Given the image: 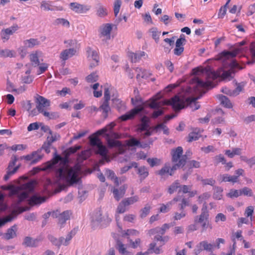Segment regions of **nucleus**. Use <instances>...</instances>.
<instances>
[{
    "instance_id": "nucleus-25",
    "label": "nucleus",
    "mask_w": 255,
    "mask_h": 255,
    "mask_svg": "<svg viewBox=\"0 0 255 255\" xmlns=\"http://www.w3.org/2000/svg\"><path fill=\"white\" fill-rule=\"evenodd\" d=\"M29 203L32 205L39 204L45 201V199L40 196L34 195L29 199Z\"/></svg>"
},
{
    "instance_id": "nucleus-31",
    "label": "nucleus",
    "mask_w": 255,
    "mask_h": 255,
    "mask_svg": "<svg viewBox=\"0 0 255 255\" xmlns=\"http://www.w3.org/2000/svg\"><path fill=\"white\" fill-rule=\"evenodd\" d=\"M219 99L221 101V104L227 108H231L233 106L230 100L225 96L220 95Z\"/></svg>"
},
{
    "instance_id": "nucleus-19",
    "label": "nucleus",
    "mask_w": 255,
    "mask_h": 255,
    "mask_svg": "<svg viewBox=\"0 0 255 255\" xmlns=\"http://www.w3.org/2000/svg\"><path fill=\"white\" fill-rule=\"evenodd\" d=\"M137 173L138 174L141 181L144 180L149 175L148 170L147 168L144 166L139 167L137 170Z\"/></svg>"
},
{
    "instance_id": "nucleus-62",
    "label": "nucleus",
    "mask_w": 255,
    "mask_h": 255,
    "mask_svg": "<svg viewBox=\"0 0 255 255\" xmlns=\"http://www.w3.org/2000/svg\"><path fill=\"white\" fill-rule=\"evenodd\" d=\"M56 24H62L63 26L69 27V22L66 19L64 18H57L55 21Z\"/></svg>"
},
{
    "instance_id": "nucleus-6",
    "label": "nucleus",
    "mask_w": 255,
    "mask_h": 255,
    "mask_svg": "<svg viewBox=\"0 0 255 255\" xmlns=\"http://www.w3.org/2000/svg\"><path fill=\"white\" fill-rule=\"evenodd\" d=\"M211 72L210 69L206 70L205 74L206 76V81L196 78L195 79V83H196V89L197 88H213L214 86L213 83L214 80L211 77H209V72Z\"/></svg>"
},
{
    "instance_id": "nucleus-46",
    "label": "nucleus",
    "mask_w": 255,
    "mask_h": 255,
    "mask_svg": "<svg viewBox=\"0 0 255 255\" xmlns=\"http://www.w3.org/2000/svg\"><path fill=\"white\" fill-rule=\"evenodd\" d=\"M149 32L152 33V37L155 40L156 43H158L159 39L160 31H157L156 27H152L149 29Z\"/></svg>"
},
{
    "instance_id": "nucleus-41",
    "label": "nucleus",
    "mask_w": 255,
    "mask_h": 255,
    "mask_svg": "<svg viewBox=\"0 0 255 255\" xmlns=\"http://www.w3.org/2000/svg\"><path fill=\"white\" fill-rule=\"evenodd\" d=\"M170 170L169 165L165 164L164 166L160 170L157 171L156 173L161 176H164L167 174L170 175Z\"/></svg>"
},
{
    "instance_id": "nucleus-44",
    "label": "nucleus",
    "mask_w": 255,
    "mask_h": 255,
    "mask_svg": "<svg viewBox=\"0 0 255 255\" xmlns=\"http://www.w3.org/2000/svg\"><path fill=\"white\" fill-rule=\"evenodd\" d=\"M40 43V41H38V39L35 38H30L24 41V44L29 48L33 47L36 45H38Z\"/></svg>"
},
{
    "instance_id": "nucleus-14",
    "label": "nucleus",
    "mask_w": 255,
    "mask_h": 255,
    "mask_svg": "<svg viewBox=\"0 0 255 255\" xmlns=\"http://www.w3.org/2000/svg\"><path fill=\"white\" fill-rule=\"evenodd\" d=\"M39 241L38 239H33L31 237H26L22 244L26 247L35 248L38 246Z\"/></svg>"
},
{
    "instance_id": "nucleus-15",
    "label": "nucleus",
    "mask_w": 255,
    "mask_h": 255,
    "mask_svg": "<svg viewBox=\"0 0 255 255\" xmlns=\"http://www.w3.org/2000/svg\"><path fill=\"white\" fill-rule=\"evenodd\" d=\"M62 159V157L57 154L56 152L54 154V157L53 158V161L52 162H47L46 163V166L45 167V170H51L53 169L55 167L56 164H57L58 162L61 160Z\"/></svg>"
},
{
    "instance_id": "nucleus-4",
    "label": "nucleus",
    "mask_w": 255,
    "mask_h": 255,
    "mask_svg": "<svg viewBox=\"0 0 255 255\" xmlns=\"http://www.w3.org/2000/svg\"><path fill=\"white\" fill-rule=\"evenodd\" d=\"M23 187L25 191H22L19 193L18 189H15L12 191L13 194L18 197V203H20L25 199L28 197L29 193L32 192L34 189V182L31 181L23 185Z\"/></svg>"
},
{
    "instance_id": "nucleus-42",
    "label": "nucleus",
    "mask_w": 255,
    "mask_h": 255,
    "mask_svg": "<svg viewBox=\"0 0 255 255\" xmlns=\"http://www.w3.org/2000/svg\"><path fill=\"white\" fill-rule=\"evenodd\" d=\"M99 110L103 111L105 114L104 117L106 118L108 117V112L110 111L109 101H104L103 104L100 107Z\"/></svg>"
},
{
    "instance_id": "nucleus-11",
    "label": "nucleus",
    "mask_w": 255,
    "mask_h": 255,
    "mask_svg": "<svg viewBox=\"0 0 255 255\" xmlns=\"http://www.w3.org/2000/svg\"><path fill=\"white\" fill-rule=\"evenodd\" d=\"M113 24L111 23L104 24L100 29L101 36L106 37L107 39L111 38V32L112 30Z\"/></svg>"
},
{
    "instance_id": "nucleus-53",
    "label": "nucleus",
    "mask_w": 255,
    "mask_h": 255,
    "mask_svg": "<svg viewBox=\"0 0 255 255\" xmlns=\"http://www.w3.org/2000/svg\"><path fill=\"white\" fill-rule=\"evenodd\" d=\"M200 136L198 132L193 131L189 134L188 141L191 142L193 140H197L199 139Z\"/></svg>"
},
{
    "instance_id": "nucleus-56",
    "label": "nucleus",
    "mask_w": 255,
    "mask_h": 255,
    "mask_svg": "<svg viewBox=\"0 0 255 255\" xmlns=\"http://www.w3.org/2000/svg\"><path fill=\"white\" fill-rule=\"evenodd\" d=\"M51 2V1H46L45 0H43V1H42L41 3L40 7L41 8H43L44 10H45L52 11L54 9L50 7V6H51L50 4Z\"/></svg>"
},
{
    "instance_id": "nucleus-27",
    "label": "nucleus",
    "mask_w": 255,
    "mask_h": 255,
    "mask_svg": "<svg viewBox=\"0 0 255 255\" xmlns=\"http://www.w3.org/2000/svg\"><path fill=\"white\" fill-rule=\"evenodd\" d=\"M43 150L42 147L37 150L33 151L32 153L35 155H36L37 157L35 158L34 159L32 160V161L30 162L31 165L35 164L38 161H39L43 157V154H41V151Z\"/></svg>"
},
{
    "instance_id": "nucleus-55",
    "label": "nucleus",
    "mask_w": 255,
    "mask_h": 255,
    "mask_svg": "<svg viewBox=\"0 0 255 255\" xmlns=\"http://www.w3.org/2000/svg\"><path fill=\"white\" fill-rule=\"evenodd\" d=\"M18 29V25L17 24H14L12 26L3 30L5 31V33L9 36L10 35H12Z\"/></svg>"
},
{
    "instance_id": "nucleus-18",
    "label": "nucleus",
    "mask_w": 255,
    "mask_h": 255,
    "mask_svg": "<svg viewBox=\"0 0 255 255\" xmlns=\"http://www.w3.org/2000/svg\"><path fill=\"white\" fill-rule=\"evenodd\" d=\"M241 50V49L240 48H236L231 51L225 50L221 53V56L225 59L234 58L236 56Z\"/></svg>"
},
{
    "instance_id": "nucleus-33",
    "label": "nucleus",
    "mask_w": 255,
    "mask_h": 255,
    "mask_svg": "<svg viewBox=\"0 0 255 255\" xmlns=\"http://www.w3.org/2000/svg\"><path fill=\"white\" fill-rule=\"evenodd\" d=\"M128 144L130 146H136L142 148H145L148 146L147 143H144L143 145L141 144L140 141L134 137H132L129 140Z\"/></svg>"
},
{
    "instance_id": "nucleus-59",
    "label": "nucleus",
    "mask_w": 255,
    "mask_h": 255,
    "mask_svg": "<svg viewBox=\"0 0 255 255\" xmlns=\"http://www.w3.org/2000/svg\"><path fill=\"white\" fill-rule=\"evenodd\" d=\"M160 161V160L157 159V158H148L147 159V162L152 167L159 165Z\"/></svg>"
},
{
    "instance_id": "nucleus-40",
    "label": "nucleus",
    "mask_w": 255,
    "mask_h": 255,
    "mask_svg": "<svg viewBox=\"0 0 255 255\" xmlns=\"http://www.w3.org/2000/svg\"><path fill=\"white\" fill-rule=\"evenodd\" d=\"M19 167L20 165H19L13 168L12 169H7L6 173L4 176L3 179L5 181H7V180H8L11 176H12L17 172Z\"/></svg>"
},
{
    "instance_id": "nucleus-34",
    "label": "nucleus",
    "mask_w": 255,
    "mask_h": 255,
    "mask_svg": "<svg viewBox=\"0 0 255 255\" xmlns=\"http://www.w3.org/2000/svg\"><path fill=\"white\" fill-rule=\"evenodd\" d=\"M145 53L144 51H139L136 53H131L130 57H131V61L132 62H136L139 60L141 57L144 56Z\"/></svg>"
},
{
    "instance_id": "nucleus-1",
    "label": "nucleus",
    "mask_w": 255,
    "mask_h": 255,
    "mask_svg": "<svg viewBox=\"0 0 255 255\" xmlns=\"http://www.w3.org/2000/svg\"><path fill=\"white\" fill-rule=\"evenodd\" d=\"M199 98L180 97L178 95L171 98L168 101V104L171 105L175 111H180L183 108L191 106L193 108V110H198L200 108V105L196 102V100Z\"/></svg>"
},
{
    "instance_id": "nucleus-2",
    "label": "nucleus",
    "mask_w": 255,
    "mask_h": 255,
    "mask_svg": "<svg viewBox=\"0 0 255 255\" xmlns=\"http://www.w3.org/2000/svg\"><path fill=\"white\" fill-rule=\"evenodd\" d=\"M56 175L60 179L65 180L70 185L77 183L79 180L78 171L75 168L70 169L66 174L65 168L60 167L57 170Z\"/></svg>"
},
{
    "instance_id": "nucleus-10",
    "label": "nucleus",
    "mask_w": 255,
    "mask_h": 255,
    "mask_svg": "<svg viewBox=\"0 0 255 255\" xmlns=\"http://www.w3.org/2000/svg\"><path fill=\"white\" fill-rule=\"evenodd\" d=\"M71 9L78 13H84L88 11L91 6L87 5L81 4L77 2H71L69 4Z\"/></svg>"
},
{
    "instance_id": "nucleus-38",
    "label": "nucleus",
    "mask_w": 255,
    "mask_h": 255,
    "mask_svg": "<svg viewBox=\"0 0 255 255\" xmlns=\"http://www.w3.org/2000/svg\"><path fill=\"white\" fill-rule=\"evenodd\" d=\"M215 190L213 194V198L217 200H220L222 198V192L223 189L222 187L219 186H215L214 187Z\"/></svg>"
},
{
    "instance_id": "nucleus-50",
    "label": "nucleus",
    "mask_w": 255,
    "mask_h": 255,
    "mask_svg": "<svg viewBox=\"0 0 255 255\" xmlns=\"http://www.w3.org/2000/svg\"><path fill=\"white\" fill-rule=\"evenodd\" d=\"M14 216L11 215H7L3 218L0 219V228L3 226L5 223L11 222L14 219Z\"/></svg>"
},
{
    "instance_id": "nucleus-49",
    "label": "nucleus",
    "mask_w": 255,
    "mask_h": 255,
    "mask_svg": "<svg viewBox=\"0 0 255 255\" xmlns=\"http://www.w3.org/2000/svg\"><path fill=\"white\" fill-rule=\"evenodd\" d=\"M151 207L148 204L146 205L145 206L140 210V217L141 218L146 217L149 214Z\"/></svg>"
},
{
    "instance_id": "nucleus-51",
    "label": "nucleus",
    "mask_w": 255,
    "mask_h": 255,
    "mask_svg": "<svg viewBox=\"0 0 255 255\" xmlns=\"http://www.w3.org/2000/svg\"><path fill=\"white\" fill-rule=\"evenodd\" d=\"M117 249L119 250L120 253L124 254L126 253V249L125 245L119 240H117L116 242Z\"/></svg>"
},
{
    "instance_id": "nucleus-29",
    "label": "nucleus",
    "mask_w": 255,
    "mask_h": 255,
    "mask_svg": "<svg viewBox=\"0 0 255 255\" xmlns=\"http://www.w3.org/2000/svg\"><path fill=\"white\" fill-rule=\"evenodd\" d=\"M209 217V213L201 212L199 216H196L194 217V222L195 223H202L205 221H208Z\"/></svg>"
},
{
    "instance_id": "nucleus-13",
    "label": "nucleus",
    "mask_w": 255,
    "mask_h": 255,
    "mask_svg": "<svg viewBox=\"0 0 255 255\" xmlns=\"http://www.w3.org/2000/svg\"><path fill=\"white\" fill-rule=\"evenodd\" d=\"M183 153V148L181 146H178L175 149H172L171 151L172 161L176 162L181 159Z\"/></svg>"
},
{
    "instance_id": "nucleus-58",
    "label": "nucleus",
    "mask_w": 255,
    "mask_h": 255,
    "mask_svg": "<svg viewBox=\"0 0 255 255\" xmlns=\"http://www.w3.org/2000/svg\"><path fill=\"white\" fill-rule=\"evenodd\" d=\"M121 4L122 1L121 0H115L114 2V11L116 16H117L119 12Z\"/></svg>"
},
{
    "instance_id": "nucleus-21",
    "label": "nucleus",
    "mask_w": 255,
    "mask_h": 255,
    "mask_svg": "<svg viewBox=\"0 0 255 255\" xmlns=\"http://www.w3.org/2000/svg\"><path fill=\"white\" fill-rule=\"evenodd\" d=\"M113 106L115 107L119 112L125 110L126 106L125 104L120 99L117 98H113L112 99Z\"/></svg>"
},
{
    "instance_id": "nucleus-52",
    "label": "nucleus",
    "mask_w": 255,
    "mask_h": 255,
    "mask_svg": "<svg viewBox=\"0 0 255 255\" xmlns=\"http://www.w3.org/2000/svg\"><path fill=\"white\" fill-rule=\"evenodd\" d=\"M241 191L236 189H231L230 191V192L228 193L227 196L231 198H237L239 196H241Z\"/></svg>"
},
{
    "instance_id": "nucleus-7",
    "label": "nucleus",
    "mask_w": 255,
    "mask_h": 255,
    "mask_svg": "<svg viewBox=\"0 0 255 255\" xmlns=\"http://www.w3.org/2000/svg\"><path fill=\"white\" fill-rule=\"evenodd\" d=\"M215 245L208 243L207 241H203L198 244L193 251L194 255H198L202 251L213 252Z\"/></svg>"
},
{
    "instance_id": "nucleus-47",
    "label": "nucleus",
    "mask_w": 255,
    "mask_h": 255,
    "mask_svg": "<svg viewBox=\"0 0 255 255\" xmlns=\"http://www.w3.org/2000/svg\"><path fill=\"white\" fill-rule=\"evenodd\" d=\"M107 144L109 147H120L122 145L120 141L108 137Z\"/></svg>"
},
{
    "instance_id": "nucleus-35",
    "label": "nucleus",
    "mask_w": 255,
    "mask_h": 255,
    "mask_svg": "<svg viewBox=\"0 0 255 255\" xmlns=\"http://www.w3.org/2000/svg\"><path fill=\"white\" fill-rule=\"evenodd\" d=\"M80 148L81 146L79 145L72 146L65 150L63 153L68 158L71 154L75 153L78 150L80 149Z\"/></svg>"
},
{
    "instance_id": "nucleus-9",
    "label": "nucleus",
    "mask_w": 255,
    "mask_h": 255,
    "mask_svg": "<svg viewBox=\"0 0 255 255\" xmlns=\"http://www.w3.org/2000/svg\"><path fill=\"white\" fill-rule=\"evenodd\" d=\"M142 110L143 108L141 107H136L131 109L130 111L127 112L125 115L120 116L119 118V119L121 121H127L128 120L132 119L136 115L140 113Z\"/></svg>"
},
{
    "instance_id": "nucleus-43",
    "label": "nucleus",
    "mask_w": 255,
    "mask_h": 255,
    "mask_svg": "<svg viewBox=\"0 0 255 255\" xmlns=\"http://www.w3.org/2000/svg\"><path fill=\"white\" fill-rule=\"evenodd\" d=\"M128 210V206L126 204V203L122 200L119 204L117 209V212L119 214H123L125 213L126 211Z\"/></svg>"
},
{
    "instance_id": "nucleus-16",
    "label": "nucleus",
    "mask_w": 255,
    "mask_h": 255,
    "mask_svg": "<svg viewBox=\"0 0 255 255\" xmlns=\"http://www.w3.org/2000/svg\"><path fill=\"white\" fill-rule=\"evenodd\" d=\"M141 123L139 124L137 128L138 131L141 132L149 128V120L148 118L144 116L141 119Z\"/></svg>"
},
{
    "instance_id": "nucleus-39",
    "label": "nucleus",
    "mask_w": 255,
    "mask_h": 255,
    "mask_svg": "<svg viewBox=\"0 0 255 255\" xmlns=\"http://www.w3.org/2000/svg\"><path fill=\"white\" fill-rule=\"evenodd\" d=\"M19 167L20 165H19L13 168L12 169H7L6 173L4 176L3 179L5 181H7V180H8L11 176H12L17 172Z\"/></svg>"
},
{
    "instance_id": "nucleus-22",
    "label": "nucleus",
    "mask_w": 255,
    "mask_h": 255,
    "mask_svg": "<svg viewBox=\"0 0 255 255\" xmlns=\"http://www.w3.org/2000/svg\"><path fill=\"white\" fill-rule=\"evenodd\" d=\"M47 238L53 245L58 247H59L62 244H63V242L64 240L63 237H60L59 239H57L51 235H49Z\"/></svg>"
},
{
    "instance_id": "nucleus-17",
    "label": "nucleus",
    "mask_w": 255,
    "mask_h": 255,
    "mask_svg": "<svg viewBox=\"0 0 255 255\" xmlns=\"http://www.w3.org/2000/svg\"><path fill=\"white\" fill-rule=\"evenodd\" d=\"M76 53V50L74 48L67 49L63 51L60 54V58L63 60H66L69 57L74 55Z\"/></svg>"
},
{
    "instance_id": "nucleus-45",
    "label": "nucleus",
    "mask_w": 255,
    "mask_h": 255,
    "mask_svg": "<svg viewBox=\"0 0 255 255\" xmlns=\"http://www.w3.org/2000/svg\"><path fill=\"white\" fill-rule=\"evenodd\" d=\"M139 200V198L137 196H134L128 198H126L123 199V200L127 205L128 206L130 205L134 204V203L137 202Z\"/></svg>"
},
{
    "instance_id": "nucleus-5",
    "label": "nucleus",
    "mask_w": 255,
    "mask_h": 255,
    "mask_svg": "<svg viewBox=\"0 0 255 255\" xmlns=\"http://www.w3.org/2000/svg\"><path fill=\"white\" fill-rule=\"evenodd\" d=\"M234 70L231 69L225 70L220 68L217 72L212 71L209 72V77H211L214 80L218 77H221L224 80H231L234 77Z\"/></svg>"
},
{
    "instance_id": "nucleus-3",
    "label": "nucleus",
    "mask_w": 255,
    "mask_h": 255,
    "mask_svg": "<svg viewBox=\"0 0 255 255\" xmlns=\"http://www.w3.org/2000/svg\"><path fill=\"white\" fill-rule=\"evenodd\" d=\"M89 140L91 146L95 147L96 153L104 157H106L108 149L99 138L96 135H93L89 137Z\"/></svg>"
},
{
    "instance_id": "nucleus-20",
    "label": "nucleus",
    "mask_w": 255,
    "mask_h": 255,
    "mask_svg": "<svg viewBox=\"0 0 255 255\" xmlns=\"http://www.w3.org/2000/svg\"><path fill=\"white\" fill-rule=\"evenodd\" d=\"M221 182H231L233 183L238 182L237 176H231L228 174L220 175Z\"/></svg>"
},
{
    "instance_id": "nucleus-24",
    "label": "nucleus",
    "mask_w": 255,
    "mask_h": 255,
    "mask_svg": "<svg viewBox=\"0 0 255 255\" xmlns=\"http://www.w3.org/2000/svg\"><path fill=\"white\" fill-rule=\"evenodd\" d=\"M16 227L15 225L12 226L7 230V232L4 235V238L6 240H10L16 237Z\"/></svg>"
},
{
    "instance_id": "nucleus-63",
    "label": "nucleus",
    "mask_w": 255,
    "mask_h": 255,
    "mask_svg": "<svg viewBox=\"0 0 255 255\" xmlns=\"http://www.w3.org/2000/svg\"><path fill=\"white\" fill-rule=\"evenodd\" d=\"M97 14L100 17H104L108 14L107 9L104 8L103 6L100 5L97 10Z\"/></svg>"
},
{
    "instance_id": "nucleus-8",
    "label": "nucleus",
    "mask_w": 255,
    "mask_h": 255,
    "mask_svg": "<svg viewBox=\"0 0 255 255\" xmlns=\"http://www.w3.org/2000/svg\"><path fill=\"white\" fill-rule=\"evenodd\" d=\"M36 108L38 112H43V110L47 107L50 106V102L49 100L45 98L44 97L37 95L35 99Z\"/></svg>"
},
{
    "instance_id": "nucleus-48",
    "label": "nucleus",
    "mask_w": 255,
    "mask_h": 255,
    "mask_svg": "<svg viewBox=\"0 0 255 255\" xmlns=\"http://www.w3.org/2000/svg\"><path fill=\"white\" fill-rule=\"evenodd\" d=\"M180 183L178 180H176L168 188V192L170 194H173L175 191H176L177 189L180 187Z\"/></svg>"
},
{
    "instance_id": "nucleus-26",
    "label": "nucleus",
    "mask_w": 255,
    "mask_h": 255,
    "mask_svg": "<svg viewBox=\"0 0 255 255\" xmlns=\"http://www.w3.org/2000/svg\"><path fill=\"white\" fill-rule=\"evenodd\" d=\"M38 53V52L36 51L30 55V61L31 63V65L34 67H37L40 65Z\"/></svg>"
},
{
    "instance_id": "nucleus-37",
    "label": "nucleus",
    "mask_w": 255,
    "mask_h": 255,
    "mask_svg": "<svg viewBox=\"0 0 255 255\" xmlns=\"http://www.w3.org/2000/svg\"><path fill=\"white\" fill-rule=\"evenodd\" d=\"M237 87L234 90H233V97H235L240 94V92L242 91L244 87L246 85V83L244 82L240 83H236Z\"/></svg>"
},
{
    "instance_id": "nucleus-36",
    "label": "nucleus",
    "mask_w": 255,
    "mask_h": 255,
    "mask_svg": "<svg viewBox=\"0 0 255 255\" xmlns=\"http://www.w3.org/2000/svg\"><path fill=\"white\" fill-rule=\"evenodd\" d=\"M105 174L107 177L112 180H114L115 183L118 186L119 185L118 178L115 175L114 172L113 170L107 169L106 170Z\"/></svg>"
},
{
    "instance_id": "nucleus-60",
    "label": "nucleus",
    "mask_w": 255,
    "mask_h": 255,
    "mask_svg": "<svg viewBox=\"0 0 255 255\" xmlns=\"http://www.w3.org/2000/svg\"><path fill=\"white\" fill-rule=\"evenodd\" d=\"M38 66V69L37 70V74L39 75L44 73L47 70L48 67V64L45 63H40Z\"/></svg>"
},
{
    "instance_id": "nucleus-30",
    "label": "nucleus",
    "mask_w": 255,
    "mask_h": 255,
    "mask_svg": "<svg viewBox=\"0 0 255 255\" xmlns=\"http://www.w3.org/2000/svg\"><path fill=\"white\" fill-rule=\"evenodd\" d=\"M15 52L13 50L8 49H0V57H15Z\"/></svg>"
},
{
    "instance_id": "nucleus-12",
    "label": "nucleus",
    "mask_w": 255,
    "mask_h": 255,
    "mask_svg": "<svg viewBox=\"0 0 255 255\" xmlns=\"http://www.w3.org/2000/svg\"><path fill=\"white\" fill-rule=\"evenodd\" d=\"M186 155H184L182 156L181 159L178 161V163L174 164L171 167H170V175L172 176L174 174V171L177 170V168L182 167L183 170H186L187 167H184L186 163Z\"/></svg>"
},
{
    "instance_id": "nucleus-57",
    "label": "nucleus",
    "mask_w": 255,
    "mask_h": 255,
    "mask_svg": "<svg viewBox=\"0 0 255 255\" xmlns=\"http://www.w3.org/2000/svg\"><path fill=\"white\" fill-rule=\"evenodd\" d=\"M240 191L241 195H244L245 196L249 197L252 196L253 195L252 189L247 187H244L241 189Z\"/></svg>"
},
{
    "instance_id": "nucleus-64",
    "label": "nucleus",
    "mask_w": 255,
    "mask_h": 255,
    "mask_svg": "<svg viewBox=\"0 0 255 255\" xmlns=\"http://www.w3.org/2000/svg\"><path fill=\"white\" fill-rule=\"evenodd\" d=\"M170 226L168 224H164L162 227H156L159 234L163 235L165 234L166 231L170 228Z\"/></svg>"
},
{
    "instance_id": "nucleus-23",
    "label": "nucleus",
    "mask_w": 255,
    "mask_h": 255,
    "mask_svg": "<svg viewBox=\"0 0 255 255\" xmlns=\"http://www.w3.org/2000/svg\"><path fill=\"white\" fill-rule=\"evenodd\" d=\"M71 213L69 211H65L60 214L58 219V223L63 225L69 219Z\"/></svg>"
},
{
    "instance_id": "nucleus-61",
    "label": "nucleus",
    "mask_w": 255,
    "mask_h": 255,
    "mask_svg": "<svg viewBox=\"0 0 255 255\" xmlns=\"http://www.w3.org/2000/svg\"><path fill=\"white\" fill-rule=\"evenodd\" d=\"M60 137V136L58 133H55L54 134H53L52 133V135L47 136V140L52 144L53 142L59 139Z\"/></svg>"
},
{
    "instance_id": "nucleus-54",
    "label": "nucleus",
    "mask_w": 255,
    "mask_h": 255,
    "mask_svg": "<svg viewBox=\"0 0 255 255\" xmlns=\"http://www.w3.org/2000/svg\"><path fill=\"white\" fill-rule=\"evenodd\" d=\"M76 232L75 230H72L67 236L66 238L64 239L63 242V245L67 246L69 244V242L71 240L72 237L75 235Z\"/></svg>"
},
{
    "instance_id": "nucleus-28",
    "label": "nucleus",
    "mask_w": 255,
    "mask_h": 255,
    "mask_svg": "<svg viewBox=\"0 0 255 255\" xmlns=\"http://www.w3.org/2000/svg\"><path fill=\"white\" fill-rule=\"evenodd\" d=\"M86 52L88 57H91L94 61L99 62V56L97 52L93 50L90 47H88L86 49Z\"/></svg>"
},
{
    "instance_id": "nucleus-32",
    "label": "nucleus",
    "mask_w": 255,
    "mask_h": 255,
    "mask_svg": "<svg viewBox=\"0 0 255 255\" xmlns=\"http://www.w3.org/2000/svg\"><path fill=\"white\" fill-rule=\"evenodd\" d=\"M104 217H102V213L100 210L96 211L93 216L92 220L94 222H97L98 223H101L103 222L106 221Z\"/></svg>"
}]
</instances>
